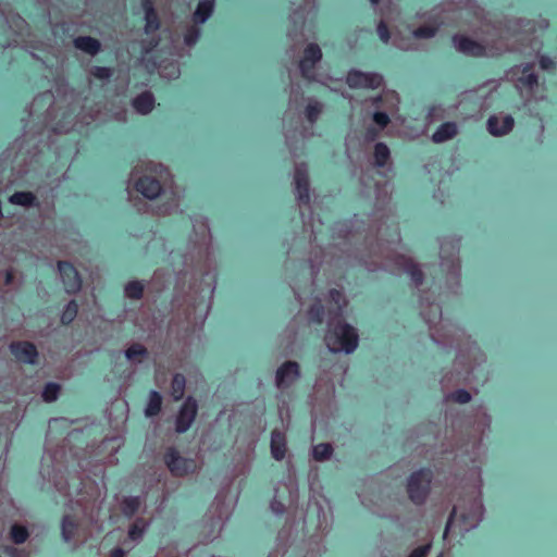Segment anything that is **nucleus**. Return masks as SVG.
<instances>
[{
  "mask_svg": "<svg viewBox=\"0 0 557 557\" xmlns=\"http://www.w3.org/2000/svg\"><path fill=\"white\" fill-rule=\"evenodd\" d=\"M103 442L102 425L86 424L73 429L60 447L42 456V480L67 500L72 511L64 515L61 525L67 543L87 541L102 531Z\"/></svg>",
  "mask_w": 557,
  "mask_h": 557,
  "instance_id": "1",
  "label": "nucleus"
},
{
  "mask_svg": "<svg viewBox=\"0 0 557 557\" xmlns=\"http://www.w3.org/2000/svg\"><path fill=\"white\" fill-rule=\"evenodd\" d=\"M88 103L89 99L86 97L85 103L82 106L78 95L73 90L61 91L58 89L57 95L47 90L37 95L29 107V117L37 126V131L35 133L26 131L7 150L8 158L14 154L12 162L17 171L21 174L27 173L33 163L37 161L42 131L48 129L54 134H62L69 133L78 123L89 125L92 122L101 121L104 108L102 101L99 100L94 106Z\"/></svg>",
  "mask_w": 557,
  "mask_h": 557,
  "instance_id": "2",
  "label": "nucleus"
},
{
  "mask_svg": "<svg viewBox=\"0 0 557 557\" xmlns=\"http://www.w3.org/2000/svg\"><path fill=\"white\" fill-rule=\"evenodd\" d=\"M330 298L335 304L334 310L330 312L331 320L325 334L327 348L333 352L345 351L350 354L358 346V334L356 330L343 319V294L333 288L330 290Z\"/></svg>",
  "mask_w": 557,
  "mask_h": 557,
  "instance_id": "3",
  "label": "nucleus"
},
{
  "mask_svg": "<svg viewBox=\"0 0 557 557\" xmlns=\"http://www.w3.org/2000/svg\"><path fill=\"white\" fill-rule=\"evenodd\" d=\"M433 471L430 468H421L410 474L407 482L409 499L416 505H423L430 494Z\"/></svg>",
  "mask_w": 557,
  "mask_h": 557,
  "instance_id": "4",
  "label": "nucleus"
},
{
  "mask_svg": "<svg viewBox=\"0 0 557 557\" xmlns=\"http://www.w3.org/2000/svg\"><path fill=\"white\" fill-rule=\"evenodd\" d=\"M0 18L3 26H7L10 32L15 36L14 39L2 44L4 48L11 46H17L21 42H24V36L27 33V23L25 20L17 13L12 12L7 7L0 5Z\"/></svg>",
  "mask_w": 557,
  "mask_h": 557,
  "instance_id": "5",
  "label": "nucleus"
},
{
  "mask_svg": "<svg viewBox=\"0 0 557 557\" xmlns=\"http://www.w3.org/2000/svg\"><path fill=\"white\" fill-rule=\"evenodd\" d=\"M346 83L352 89H377L383 84V77L377 73H364L358 70H350L347 73Z\"/></svg>",
  "mask_w": 557,
  "mask_h": 557,
  "instance_id": "6",
  "label": "nucleus"
},
{
  "mask_svg": "<svg viewBox=\"0 0 557 557\" xmlns=\"http://www.w3.org/2000/svg\"><path fill=\"white\" fill-rule=\"evenodd\" d=\"M164 462L175 476H184L196 468V463L193 459L182 457L174 447L165 451Z\"/></svg>",
  "mask_w": 557,
  "mask_h": 557,
  "instance_id": "7",
  "label": "nucleus"
},
{
  "mask_svg": "<svg viewBox=\"0 0 557 557\" xmlns=\"http://www.w3.org/2000/svg\"><path fill=\"white\" fill-rule=\"evenodd\" d=\"M322 59V51L317 44H309L304 50V57L299 61V70L301 76L308 81L313 82L314 66Z\"/></svg>",
  "mask_w": 557,
  "mask_h": 557,
  "instance_id": "8",
  "label": "nucleus"
},
{
  "mask_svg": "<svg viewBox=\"0 0 557 557\" xmlns=\"http://www.w3.org/2000/svg\"><path fill=\"white\" fill-rule=\"evenodd\" d=\"M198 412V405L194 397L188 396L183 403L176 419H175V431L180 434L188 431L190 425L196 419Z\"/></svg>",
  "mask_w": 557,
  "mask_h": 557,
  "instance_id": "9",
  "label": "nucleus"
},
{
  "mask_svg": "<svg viewBox=\"0 0 557 557\" xmlns=\"http://www.w3.org/2000/svg\"><path fill=\"white\" fill-rule=\"evenodd\" d=\"M58 271L67 294H75L81 289L82 280L72 263L67 261H59Z\"/></svg>",
  "mask_w": 557,
  "mask_h": 557,
  "instance_id": "10",
  "label": "nucleus"
},
{
  "mask_svg": "<svg viewBox=\"0 0 557 557\" xmlns=\"http://www.w3.org/2000/svg\"><path fill=\"white\" fill-rule=\"evenodd\" d=\"M10 351L15 359L23 363L36 364L38 358V350L36 346L26 341L13 342L10 345Z\"/></svg>",
  "mask_w": 557,
  "mask_h": 557,
  "instance_id": "11",
  "label": "nucleus"
},
{
  "mask_svg": "<svg viewBox=\"0 0 557 557\" xmlns=\"http://www.w3.org/2000/svg\"><path fill=\"white\" fill-rule=\"evenodd\" d=\"M453 42L456 45L460 52L467 55L484 57L486 53V48L484 45L463 35H455L453 37Z\"/></svg>",
  "mask_w": 557,
  "mask_h": 557,
  "instance_id": "12",
  "label": "nucleus"
},
{
  "mask_svg": "<svg viewBox=\"0 0 557 557\" xmlns=\"http://www.w3.org/2000/svg\"><path fill=\"white\" fill-rule=\"evenodd\" d=\"M294 180L296 189L298 193V199L302 205H309L310 202V183L309 174L306 164H301L296 168Z\"/></svg>",
  "mask_w": 557,
  "mask_h": 557,
  "instance_id": "13",
  "label": "nucleus"
},
{
  "mask_svg": "<svg viewBox=\"0 0 557 557\" xmlns=\"http://www.w3.org/2000/svg\"><path fill=\"white\" fill-rule=\"evenodd\" d=\"M300 376V368L296 361L284 362L276 371V385L278 388L288 387L290 382Z\"/></svg>",
  "mask_w": 557,
  "mask_h": 557,
  "instance_id": "14",
  "label": "nucleus"
},
{
  "mask_svg": "<svg viewBox=\"0 0 557 557\" xmlns=\"http://www.w3.org/2000/svg\"><path fill=\"white\" fill-rule=\"evenodd\" d=\"M135 189L144 197L154 199L161 194L162 185L159 180L145 175L136 181Z\"/></svg>",
  "mask_w": 557,
  "mask_h": 557,
  "instance_id": "15",
  "label": "nucleus"
},
{
  "mask_svg": "<svg viewBox=\"0 0 557 557\" xmlns=\"http://www.w3.org/2000/svg\"><path fill=\"white\" fill-rule=\"evenodd\" d=\"M396 264L408 274L411 278V281L414 283L416 286H419L422 284L424 275L421 271L420 267L413 261L411 258H405L400 257L398 258Z\"/></svg>",
  "mask_w": 557,
  "mask_h": 557,
  "instance_id": "16",
  "label": "nucleus"
},
{
  "mask_svg": "<svg viewBox=\"0 0 557 557\" xmlns=\"http://www.w3.org/2000/svg\"><path fill=\"white\" fill-rule=\"evenodd\" d=\"M214 0H199L193 14V21L196 25H201L212 15L214 11Z\"/></svg>",
  "mask_w": 557,
  "mask_h": 557,
  "instance_id": "17",
  "label": "nucleus"
},
{
  "mask_svg": "<svg viewBox=\"0 0 557 557\" xmlns=\"http://www.w3.org/2000/svg\"><path fill=\"white\" fill-rule=\"evenodd\" d=\"M498 119L496 116H491L487 120V129L494 136H500L508 134L515 124L513 117L511 115H506L503 119L502 126L498 127Z\"/></svg>",
  "mask_w": 557,
  "mask_h": 557,
  "instance_id": "18",
  "label": "nucleus"
},
{
  "mask_svg": "<svg viewBox=\"0 0 557 557\" xmlns=\"http://www.w3.org/2000/svg\"><path fill=\"white\" fill-rule=\"evenodd\" d=\"M154 97L150 91H144L133 99V108L140 114H148L154 108Z\"/></svg>",
  "mask_w": 557,
  "mask_h": 557,
  "instance_id": "19",
  "label": "nucleus"
},
{
  "mask_svg": "<svg viewBox=\"0 0 557 557\" xmlns=\"http://www.w3.org/2000/svg\"><path fill=\"white\" fill-rule=\"evenodd\" d=\"M271 454L277 461L283 460L286 455L285 435L284 433L276 430L271 434Z\"/></svg>",
  "mask_w": 557,
  "mask_h": 557,
  "instance_id": "20",
  "label": "nucleus"
},
{
  "mask_svg": "<svg viewBox=\"0 0 557 557\" xmlns=\"http://www.w3.org/2000/svg\"><path fill=\"white\" fill-rule=\"evenodd\" d=\"M0 284L8 290H13L20 287L22 284V277L18 276L16 269L10 267L4 270H0Z\"/></svg>",
  "mask_w": 557,
  "mask_h": 557,
  "instance_id": "21",
  "label": "nucleus"
},
{
  "mask_svg": "<svg viewBox=\"0 0 557 557\" xmlns=\"http://www.w3.org/2000/svg\"><path fill=\"white\" fill-rule=\"evenodd\" d=\"M74 47L89 55H95L100 51L99 40L90 36H78L73 40Z\"/></svg>",
  "mask_w": 557,
  "mask_h": 557,
  "instance_id": "22",
  "label": "nucleus"
},
{
  "mask_svg": "<svg viewBox=\"0 0 557 557\" xmlns=\"http://www.w3.org/2000/svg\"><path fill=\"white\" fill-rule=\"evenodd\" d=\"M457 134V126L454 122L443 123L432 135L434 143H444L451 139Z\"/></svg>",
  "mask_w": 557,
  "mask_h": 557,
  "instance_id": "23",
  "label": "nucleus"
},
{
  "mask_svg": "<svg viewBox=\"0 0 557 557\" xmlns=\"http://www.w3.org/2000/svg\"><path fill=\"white\" fill-rule=\"evenodd\" d=\"M10 202L24 208L37 207L39 205L36 196L30 191H16L10 198Z\"/></svg>",
  "mask_w": 557,
  "mask_h": 557,
  "instance_id": "24",
  "label": "nucleus"
},
{
  "mask_svg": "<svg viewBox=\"0 0 557 557\" xmlns=\"http://www.w3.org/2000/svg\"><path fill=\"white\" fill-rule=\"evenodd\" d=\"M162 408V396L157 391H150L148 395V403L145 408L146 417H156L160 413Z\"/></svg>",
  "mask_w": 557,
  "mask_h": 557,
  "instance_id": "25",
  "label": "nucleus"
},
{
  "mask_svg": "<svg viewBox=\"0 0 557 557\" xmlns=\"http://www.w3.org/2000/svg\"><path fill=\"white\" fill-rule=\"evenodd\" d=\"M141 499L138 496L125 497L121 503V510L124 516L132 518L140 508Z\"/></svg>",
  "mask_w": 557,
  "mask_h": 557,
  "instance_id": "26",
  "label": "nucleus"
},
{
  "mask_svg": "<svg viewBox=\"0 0 557 557\" xmlns=\"http://www.w3.org/2000/svg\"><path fill=\"white\" fill-rule=\"evenodd\" d=\"M391 157V151L386 144L377 143L374 146V163L379 168L386 165Z\"/></svg>",
  "mask_w": 557,
  "mask_h": 557,
  "instance_id": "27",
  "label": "nucleus"
},
{
  "mask_svg": "<svg viewBox=\"0 0 557 557\" xmlns=\"http://www.w3.org/2000/svg\"><path fill=\"white\" fill-rule=\"evenodd\" d=\"M145 13V33L147 35L156 33L161 27V21L157 10L146 11Z\"/></svg>",
  "mask_w": 557,
  "mask_h": 557,
  "instance_id": "28",
  "label": "nucleus"
},
{
  "mask_svg": "<svg viewBox=\"0 0 557 557\" xmlns=\"http://www.w3.org/2000/svg\"><path fill=\"white\" fill-rule=\"evenodd\" d=\"M186 386V379L183 374L176 373L174 374L172 382H171V388H172V395L175 400H181L184 396Z\"/></svg>",
  "mask_w": 557,
  "mask_h": 557,
  "instance_id": "29",
  "label": "nucleus"
},
{
  "mask_svg": "<svg viewBox=\"0 0 557 557\" xmlns=\"http://www.w3.org/2000/svg\"><path fill=\"white\" fill-rule=\"evenodd\" d=\"M145 286L139 281H131L124 287L126 297L135 300H139L144 296Z\"/></svg>",
  "mask_w": 557,
  "mask_h": 557,
  "instance_id": "30",
  "label": "nucleus"
},
{
  "mask_svg": "<svg viewBox=\"0 0 557 557\" xmlns=\"http://www.w3.org/2000/svg\"><path fill=\"white\" fill-rule=\"evenodd\" d=\"M61 392V385L55 382H49L44 386L41 397L46 403L55 401Z\"/></svg>",
  "mask_w": 557,
  "mask_h": 557,
  "instance_id": "31",
  "label": "nucleus"
},
{
  "mask_svg": "<svg viewBox=\"0 0 557 557\" xmlns=\"http://www.w3.org/2000/svg\"><path fill=\"white\" fill-rule=\"evenodd\" d=\"M532 64H527L522 70V76L519 78L520 83L528 88L537 85V75L532 72Z\"/></svg>",
  "mask_w": 557,
  "mask_h": 557,
  "instance_id": "32",
  "label": "nucleus"
},
{
  "mask_svg": "<svg viewBox=\"0 0 557 557\" xmlns=\"http://www.w3.org/2000/svg\"><path fill=\"white\" fill-rule=\"evenodd\" d=\"M308 317L312 323L322 324L324 318V307L320 300L313 302L309 310Z\"/></svg>",
  "mask_w": 557,
  "mask_h": 557,
  "instance_id": "33",
  "label": "nucleus"
},
{
  "mask_svg": "<svg viewBox=\"0 0 557 557\" xmlns=\"http://www.w3.org/2000/svg\"><path fill=\"white\" fill-rule=\"evenodd\" d=\"M125 355L128 360L140 361L141 358L148 355V350L141 344H133L126 349Z\"/></svg>",
  "mask_w": 557,
  "mask_h": 557,
  "instance_id": "34",
  "label": "nucleus"
},
{
  "mask_svg": "<svg viewBox=\"0 0 557 557\" xmlns=\"http://www.w3.org/2000/svg\"><path fill=\"white\" fill-rule=\"evenodd\" d=\"M333 447L331 444H318L313 446L312 456L318 461L326 460L331 457Z\"/></svg>",
  "mask_w": 557,
  "mask_h": 557,
  "instance_id": "35",
  "label": "nucleus"
},
{
  "mask_svg": "<svg viewBox=\"0 0 557 557\" xmlns=\"http://www.w3.org/2000/svg\"><path fill=\"white\" fill-rule=\"evenodd\" d=\"M104 85V66H94L90 70L89 86L90 88Z\"/></svg>",
  "mask_w": 557,
  "mask_h": 557,
  "instance_id": "36",
  "label": "nucleus"
},
{
  "mask_svg": "<svg viewBox=\"0 0 557 557\" xmlns=\"http://www.w3.org/2000/svg\"><path fill=\"white\" fill-rule=\"evenodd\" d=\"M11 539L15 544L24 543L28 537V531L21 524H13L11 528Z\"/></svg>",
  "mask_w": 557,
  "mask_h": 557,
  "instance_id": "37",
  "label": "nucleus"
},
{
  "mask_svg": "<svg viewBox=\"0 0 557 557\" xmlns=\"http://www.w3.org/2000/svg\"><path fill=\"white\" fill-rule=\"evenodd\" d=\"M77 310H78V307H77V304L75 302V300H71L65 309L63 310L62 314H61V322L62 324H70L76 317L77 314Z\"/></svg>",
  "mask_w": 557,
  "mask_h": 557,
  "instance_id": "38",
  "label": "nucleus"
},
{
  "mask_svg": "<svg viewBox=\"0 0 557 557\" xmlns=\"http://www.w3.org/2000/svg\"><path fill=\"white\" fill-rule=\"evenodd\" d=\"M200 37V28L198 25H194L189 27L186 33L184 34V42L188 47H193L197 44L198 39Z\"/></svg>",
  "mask_w": 557,
  "mask_h": 557,
  "instance_id": "39",
  "label": "nucleus"
},
{
  "mask_svg": "<svg viewBox=\"0 0 557 557\" xmlns=\"http://www.w3.org/2000/svg\"><path fill=\"white\" fill-rule=\"evenodd\" d=\"M145 533V522L144 520H137L136 522H134L131 527H129V530H128V537L132 540V541H138L139 539L143 537Z\"/></svg>",
  "mask_w": 557,
  "mask_h": 557,
  "instance_id": "40",
  "label": "nucleus"
},
{
  "mask_svg": "<svg viewBox=\"0 0 557 557\" xmlns=\"http://www.w3.org/2000/svg\"><path fill=\"white\" fill-rule=\"evenodd\" d=\"M321 110L322 108L319 102L309 103L305 110L306 119L308 122L311 124L315 123L321 113Z\"/></svg>",
  "mask_w": 557,
  "mask_h": 557,
  "instance_id": "41",
  "label": "nucleus"
},
{
  "mask_svg": "<svg viewBox=\"0 0 557 557\" xmlns=\"http://www.w3.org/2000/svg\"><path fill=\"white\" fill-rule=\"evenodd\" d=\"M447 400H451L458 404H467L471 400V395L466 389H457L447 396Z\"/></svg>",
  "mask_w": 557,
  "mask_h": 557,
  "instance_id": "42",
  "label": "nucleus"
},
{
  "mask_svg": "<svg viewBox=\"0 0 557 557\" xmlns=\"http://www.w3.org/2000/svg\"><path fill=\"white\" fill-rule=\"evenodd\" d=\"M437 28L434 26H420L413 30L416 38H432L436 35Z\"/></svg>",
  "mask_w": 557,
  "mask_h": 557,
  "instance_id": "43",
  "label": "nucleus"
},
{
  "mask_svg": "<svg viewBox=\"0 0 557 557\" xmlns=\"http://www.w3.org/2000/svg\"><path fill=\"white\" fill-rule=\"evenodd\" d=\"M376 32H377V35H379L380 39L384 44H387L389 38H391V32H389V28H388L387 24L384 21H381L377 24Z\"/></svg>",
  "mask_w": 557,
  "mask_h": 557,
  "instance_id": "44",
  "label": "nucleus"
},
{
  "mask_svg": "<svg viewBox=\"0 0 557 557\" xmlns=\"http://www.w3.org/2000/svg\"><path fill=\"white\" fill-rule=\"evenodd\" d=\"M373 121L381 128L386 127L391 122L388 114L382 111H377L373 114Z\"/></svg>",
  "mask_w": 557,
  "mask_h": 557,
  "instance_id": "45",
  "label": "nucleus"
},
{
  "mask_svg": "<svg viewBox=\"0 0 557 557\" xmlns=\"http://www.w3.org/2000/svg\"><path fill=\"white\" fill-rule=\"evenodd\" d=\"M432 544L428 543L414 548L408 557H426L431 549Z\"/></svg>",
  "mask_w": 557,
  "mask_h": 557,
  "instance_id": "46",
  "label": "nucleus"
},
{
  "mask_svg": "<svg viewBox=\"0 0 557 557\" xmlns=\"http://www.w3.org/2000/svg\"><path fill=\"white\" fill-rule=\"evenodd\" d=\"M5 553L10 557H28V554L24 549H18L13 546H7Z\"/></svg>",
  "mask_w": 557,
  "mask_h": 557,
  "instance_id": "47",
  "label": "nucleus"
},
{
  "mask_svg": "<svg viewBox=\"0 0 557 557\" xmlns=\"http://www.w3.org/2000/svg\"><path fill=\"white\" fill-rule=\"evenodd\" d=\"M539 63H540L541 69H543V70H550V69L555 67V62L547 55H542L540 58Z\"/></svg>",
  "mask_w": 557,
  "mask_h": 557,
  "instance_id": "48",
  "label": "nucleus"
},
{
  "mask_svg": "<svg viewBox=\"0 0 557 557\" xmlns=\"http://www.w3.org/2000/svg\"><path fill=\"white\" fill-rule=\"evenodd\" d=\"M158 45V40L151 39L149 41H143L141 52L144 54L149 53L156 46Z\"/></svg>",
  "mask_w": 557,
  "mask_h": 557,
  "instance_id": "49",
  "label": "nucleus"
},
{
  "mask_svg": "<svg viewBox=\"0 0 557 557\" xmlns=\"http://www.w3.org/2000/svg\"><path fill=\"white\" fill-rule=\"evenodd\" d=\"M456 513H457V509H456V507H454L451 512H450V515H449L447 523H446V528H445V531H444V537L447 536V534H448V532H449V530L451 528V524H453V521L455 519Z\"/></svg>",
  "mask_w": 557,
  "mask_h": 557,
  "instance_id": "50",
  "label": "nucleus"
},
{
  "mask_svg": "<svg viewBox=\"0 0 557 557\" xmlns=\"http://www.w3.org/2000/svg\"><path fill=\"white\" fill-rule=\"evenodd\" d=\"M377 135L379 131L373 126L368 127L366 131V138L368 140H374L377 137Z\"/></svg>",
  "mask_w": 557,
  "mask_h": 557,
  "instance_id": "51",
  "label": "nucleus"
},
{
  "mask_svg": "<svg viewBox=\"0 0 557 557\" xmlns=\"http://www.w3.org/2000/svg\"><path fill=\"white\" fill-rule=\"evenodd\" d=\"M144 12L156 10L153 0H140Z\"/></svg>",
  "mask_w": 557,
  "mask_h": 557,
  "instance_id": "52",
  "label": "nucleus"
},
{
  "mask_svg": "<svg viewBox=\"0 0 557 557\" xmlns=\"http://www.w3.org/2000/svg\"><path fill=\"white\" fill-rule=\"evenodd\" d=\"M110 557H124V550L121 548H115L111 552Z\"/></svg>",
  "mask_w": 557,
  "mask_h": 557,
  "instance_id": "53",
  "label": "nucleus"
},
{
  "mask_svg": "<svg viewBox=\"0 0 557 557\" xmlns=\"http://www.w3.org/2000/svg\"><path fill=\"white\" fill-rule=\"evenodd\" d=\"M29 54H30L34 59H36V60L41 61V62H44V63H45V60H44V58H42L40 54H38V53L34 52V51H30V52H29Z\"/></svg>",
  "mask_w": 557,
  "mask_h": 557,
  "instance_id": "54",
  "label": "nucleus"
},
{
  "mask_svg": "<svg viewBox=\"0 0 557 557\" xmlns=\"http://www.w3.org/2000/svg\"><path fill=\"white\" fill-rule=\"evenodd\" d=\"M112 74H113L112 69L107 66V74H106L107 81H109V78L112 76Z\"/></svg>",
  "mask_w": 557,
  "mask_h": 557,
  "instance_id": "55",
  "label": "nucleus"
},
{
  "mask_svg": "<svg viewBox=\"0 0 557 557\" xmlns=\"http://www.w3.org/2000/svg\"><path fill=\"white\" fill-rule=\"evenodd\" d=\"M273 509H274L275 511H280V512H281V511H283V505H282V504H277V506H276V505L274 504V505H273Z\"/></svg>",
  "mask_w": 557,
  "mask_h": 557,
  "instance_id": "56",
  "label": "nucleus"
},
{
  "mask_svg": "<svg viewBox=\"0 0 557 557\" xmlns=\"http://www.w3.org/2000/svg\"><path fill=\"white\" fill-rule=\"evenodd\" d=\"M64 421L65 420H63V419H51L49 423L51 425L52 423H59V422H64Z\"/></svg>",
  "mask_w": 557,
  "mask_h": 557,
  "instance_id": "57",
  "label": "nucleus"
},
{
  "mask_svg": "<svg viewBox=\"0 0 557 557\" xmlns=\"http://www.w3.org/2000/svg\"><path fill=\"white\" fill-rule=\"evenodd\" d=\"M372 4H377L380 0H370Z\"/></svg>",
  "mask_w": 557,
  "mask_h": 557,
  "instance_id": "58",
  "label": "nucleus"
}]
</instances>
